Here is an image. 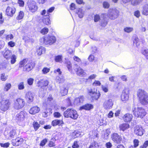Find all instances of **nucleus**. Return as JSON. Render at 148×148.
<instances>
[{
	"label": "nucleus",
	"instance_id": "obj_49",
	"mask_svg": "<svg viewBox=\"0 0 148 148\" xmlns=\"http://www.w3.org/2000/svg\"><path fill=\"white\" fill-rule=\"evenodd\" d=\"M80 135V132L78 131H75L73 133V136L74 138L79 137Z\"/></svg>",
	"mask_w": 148,
	"mask_h": 148
},
{
	"label": "nucleus",
	"instance_id": "obj_51",
	"mask_svg": "<svg viewBox=\"0 0 148 148\" xmlns=\"http://www.w3.org/2000/svg\"><path fill=\"white\" fill-rule=\"evenodd\" d=\"M8 75H6L5 73H2L1 75V79L2 81H5L8 78Z\"/></svg>",
	"mask_w": 148,
	"mask_h": 148
},
{
	"label": "nucleus",
	"instance_id": "obj_48",
	"mask_svg": "<svg viewBox=\"0 0 148 148\" xmlns=\"http://www.w3.org/2000/svg\"><path fill=\"white\" fill-rule=\"evenodd\" d=\"M133 30V28L132 27H126L124 29V31L127 33H130L132 32Z\"/></svg>",
	"mask_w": 148,
	"mask_h": 148
},
{
	"label": "nucleus",
	"instance_id": "obj_9",
	"mask_svg": "<svg viewBox=\"0 0 148 148\" xmlns=\"http://www.w3.org/2000/svg\"><path fill=\"white\" fill-rule=\"evenodd\" d=\"M113 105V101L112 99H110L105 100L103 104V108L106 110L111 109Z\"/></svg>",
	"mask_w": 148,
	"mask_h": 148
},
{
	"label": "nucleus",
	"instance_id": "obj_36",
	"mask_svg": "<svg viewBox=\"0 0 148 148\" xmlns=\"http://www.w3.org/2000/svg\"><path fill=\"white\" fill-rule=\"evenodd\" d=\"M28 61L27 59H25L20 61L19 63V67H22Z\"/></svg>",
	"mask_w": 148,
	"mask_h": 148
},
{
	"label": "nucleus",
	"instance_id": "obj_45",
	"mask_svg": "<svg viewBox=\"0 0 148 148\" xmlns=\"http://www.w3.org/2000/svg\"><path fill=\"white\" fill-rule=\"evenodd\" d=\"M24 14L22 11H20L18 15L16 17V19L18 20H20L22 19L24 16Z\"/></svg>",
	"mask_w": 148,
	"mask_h": 148
},
{
	"label": "nucleus",
	"instance_id": "obj_18",
	"mask_svg": "<svg viewBox=\"0 0 148 148\" xmlns=\"http://www.w3.org/2000/svg\"><path fill=\"white\" fill-rule=\"evenodd\" d=\"M84 100V97L83 96H80L75 99L74 103L75 104L79 105L82 103Z\"/></svg>",
	"mask_w": 148,
	"mask_h": 148
},
{
	"label": "nucleus",
	"instance_id": "obj_64",
	"mask_svg": "<svg viewBox=\"0 0 148 148\" xmlns=\"http://www.w3.org/2000/svg\"><path fill=\"white\" fill-rule=\"evenodd\" d=\"M148 146V141H145L143 146L140 147L141 148H146Z\"/></svg>",
	"mask_w": 148,
	"mask_h": 148
},
{
	"label": "nucleus",
	"instance_id": "obj_2",
	"mask_svg": "<svg viewBox=\"0 0 148 148\" xmlns=\"http://www.w3.org/2000/svg\"><path fill=\"white\" fill-rule=\"evenodd\" d=\"M11 104L9 100L1 97L0 100V109L2 111H5L9 108Z\"/></svg>",
	"mask_w": 148,
	"mask_h": 148
},
{
	"label": "nucleus",
	"instance_id": "obj_38",
	"mask_svg": "<svg viewBox=\"0 0 148 148\" xmlns=\"http://www.w3.org/2000/svg\"><path fill=\"white\" fill-rule=\"evenodd\" d=\"M60 92L62 96H64L68 93V90L66 88L64 87L61 88Z\"/></svg>",
	"mask_w": 148,
	"mask_h": 148
},
{
	"label": "nucleus",
	"instance_id": "obj_1",
	"mask_svg": "<svg viewBox=\"0 0 148 148\" xmlns=\"http://www.w3.org/2000/svg\"><path fill=\"white\" fill-rule=\"evenodd\" d=\"M137 95L141 104L145 105L148 103V94L145 90H138L137 92Z\"/></svg>",
	"mask_w": 148,
	"mask_h": 148
},
{
	"label": "nucleus",
	"instance_id": "obj_37",
	"mask_svg": "<svg viewBox=\"0 0 148 148\" xmlns=\"http://www.w3.org/2000/svg\"><path fill=\"white\" fill-rule=\"evenodd\" d=\"M143 0H132L131 4L134 6L136 5L140 4Z\"/></svg>",
	"mask_w": 148,
	"mask_h": 148
},
{
	"label": "nucleus",
	"instance_id": "obj_21",
	"mask_svg": "<svg viewBox=\"0 0 148 148\" xmlns=\"http://www.w3.org/2000/svg\"><path fill=\"white\" fill-rule=\"evenodd\" d=\"M40 110V108L36 106L32 107L29 110V112L30 114H34L38 113Z\"/></svg>",
	"mask_w": 148,
	"mask_h": 148
},
{
	"label": "nucleus",
	"instance_id": "obj_43",
	"mask_svg": "<svg viewBox=\"0 0 148 148\" xmlns=\"http://www.w3.org/2000/svg\"><path fill=\"white\" fill-rule=\"evenodd\" d=\"M55 60L56 62H62V56L58 55L55 57Z\"/></svg>",
	"mask_w": 148,
	"mask_h": 148
},
{
	"label": "nucleus",
	"instance_id": "obj_56",
	"mask_svg": "<svg viewBox=\"0 0 148 148\" xmlns=\"http://www.w3.org/2000/svg\"><path fill=\"white\" fill-rule=\"evenodd\" d=\"M34 79L32 78H29L27 79V82L29 85H32L33 83Z\"/></svg>",
	"mask_w": 148,
	"mask_h": 148
},
{
	"label": "nucleus",
	"instance_id": "obj_19",
	"mask_svg": "<svg viewBox=\"0 0 148 148\" xmlns=\"http://www.w3.org/2000/svg\"><path fill=\"white\" fill-rule=\"evenodd\" d=\"M133 118V116L131 114L127 113L125 114L123 117L124 121L128 122L131 121Z\"/></svg>",
	"mask_w": 148,
	"mask_h": 148
},
{
	"label": "nucleus",
	"instance_id": "obj_54",
	"mask_svg": "<svg viewBox=\"0 0 148 148\" xmlns=\"http://www.w3.org/2000/svg\"><path fill=\"white\" fill-rule=\"evenodd\" d=\"M56 81L57 82L60 83L63 82L64 79L63 78H60L59 76H57L56 78Z\"/></svg>",
	"mask_w": 148,
	"mask_h": 148
},
{
	"label": "nucleus",
	"instance_id": "obj_13",
	"mask_svg": "<svg viewBox=\"0 0 148 148\" xmlns=\"http://www.w3.org/2000/svg\"><path fill=\"white\" fill-rule=\"evenodd\" d=\"M111 138L113 141L116 143H120L122 140L121 136L116 133H114L112 135Z\"/></svg>",
	"mask_w": 148,
	"mask_h": 148
},
{
	"label": "nucleus",
	"instance_id": "obj_60",
	"mask_svg": "<svg viewBox=\"0 0 148 148\" xmlns=\"http://www.w3.org/2000/svg\"><path fill=\"white\" fill-rule=\"evenodd\" d=\"M14 38V36L13 35L11 34H10L9 35H7L6 37V38L7 40H9V39L12 40Z\"/></svg>",
	"mask_w": 148,
	"mask_h": 148
},
{
	"label": "nucleus",
	"instance_id": "obj_11",
	"mask_svg": "<svg viewBox=\"0 0 148 148\" xmlns=\"http://www.w3.org/2000/svg\"><path fill=\"white\" fill-rule=\"evenodd\" d=\"M129 92L128 89H124L121 95V99L122 101L125 102L127 101L129 97Z\"/></svg>",
	"mask_w": 148,
	"mask_h": 148
},
{
	"label": "nucleus",
	"instance_id": "obj_17",
	"mask_svg": "<svg viewBox=\"0 0 148 148\" xmlns=\"http://www.w3.org/2000/svg\"><path fill=\"white\" fill-rule=\"evenodd\" d=\"M15 8L14 7H10L8 6L6 9V12L8 16H12L15 13Z\"/></svg>",
	"mask_w": 148,
	"mask_h": 148
},
{
	"label": "nucleus",
	"instance_id": "obj_14",
	"mask_svg": "<svg viewBox=\"0 0 148 148\" xmlns=\"http://www.w3.org/2000/svg\"><path fill=\"white\" fill-rule=\"evenodd\" d=\"M144 130L141 126L137 125L134 128V132L138 136H142L143 134Z\"/></svg>",
	"mask_w": 148,
	"mask_h": 148
},
{
	"label": "nucleus",
	"instance_id": "obj_22",
	"mask_svg": "<svg viewBox=\"0 0 148 148\" xmlns=\"http://www.w3.org/2000/svg\"><path fill=\"white\" fill-rule=\"evenodd\" d=\"M11 51L8 49L5 50L3 54L4 57L7 60L10 59V57L12 55Z\"/></svg>",
	"mask_w": 148,
	"mask_h": 148
},
{
	"label": "nucleus",
	"instance_id": "obj_26",
	"mask_svg": "<svg viewBox=\"0 0 148 148\" xmlns=\"http://www.w3.org/2000/svg\"><path fill=\"white\" fill-rule=\"evenodd\" d=\"M129 127L130 126L129 124L124 123L120 124L119 128L120 130L124 131L128 129Z\"/></svg>",
	"mask_w": 148,
	"mask_h": 148
},
{
	"label": "nucleus",
	"instance_id": "obj_46",
	"mask_svg": "<svg viewBox=\"0 0 148 148\" xmlns=\"http://www.w3.org/2000/svg\"><path fill=\"white\" fill-rule=\"evenodd\" d=\"M33 124L35 130H36L40 126V125L37 122H34Z\"/></svg>",
	"mask_w": 148,
	"mask_h": 148
},
{
	"label": "nucleus",
	"instance_id": "obj_29",
	"mask_svg": "<svg viewBox=\"0 0 148 148\" xmlns=\"http://www.w3.org/2000/svg\"><path fill=\"white\" fill-rule=\"evenodd\" d=\"M77 12L76 13L78 14V16L80 18H82L83 17L84 14V11L81 8H78L77 9Z\"/></svg>",
	"mask_w": 148,
	"mask_h": 148
},
{
	"label": "nucleus",
	"instance_id": "obj_34",
	"mask_svg": "<svg viewBox=\"0 0 148 148\" xmlns=\"http://www.w3.org/2000/svg\"><path fill=\"white\" fill-rule=\"evenodd\" d=\"M99 146L98 143L96 141H93L91 143L88 148H97Z\"/></svg>",
	"mask_w": 148,
	"mask_h": 148
},
{
	"label": "nucleus",
	"instance_id": "obj_20",
	"mask_svg": "<svg viewBox=\"0 0 148 148\" xmlns=\"http://www.w3.org/2000/svg\"><path fill=\"white\" fill-rule=\"evenodd\" d=\"M106 16V13H103L101 14V18H102L100 21V25L103 27H105L107 24V22L105 20Z\"/></svg>",
	"mask_w": 148,
	"mask_h": 148
},
{
	"label": "nucleus",
	"instance_id": "obj_10",
	"mask_svg": "<svg viewBox=\"0 0 148 148\" xmlns=\"http://www.w3.org/2000/svg\"><path fill=\"white\" fill-rule=\"evenodd\" d=\"M27 113L25 111H21L16 115V119L18 121L22 122L27 118Z\"/></svg>",
	"mask_w": 148,
	"mask_h": 148
},
{
	"label": "nucleus",
	"instance_id": "obj_35",
	"mask_svg": "<svg viewBox=\"0 0 148 148\" xmlns=\"http://www.w3.org/2000/svg\"><path fill=\"white\" fill-rule=\"evenodd\" d=\"M77 73L78 75L81 77L84 76L86 75V73L84 72L82 68H80L79 70L77 71Z\"/></svg>",
	"mask_w": 148,
	"mask_h": 148
},
{
	"label": "nucleus",
	"instance_id": "obj_31",
	"mask_svg": "<svg viewBox=\"0 0 148 148\" xmlns=\"http://www.w3.org/2000/svg\"><path fill=\"white\" fill-rule=\"evenodd\" d=\"M45 48L43 47H40L37 50V54L38 55H41L45 52Z\"/></svg>",
	"mask_w": 148,
	"mask_h": 148
},
{
	"label": "nucleus",
	"instance_id": "obj_63",
	"mask_svg": "<svg viewBox=\"0 0 148 148\" xmlns=\"http://www.w3.org/2000/svg\"><path fill=\"white\" fill-rule=\"evenodd\" d=\"M15 43L14 42L10 41L8 43V45L10 47H13L15 45Z\"/></svg>",
	"mask_w": 148,
	"mask_h": 148
},
{
	"label": "nucleus",
	"instance_id": "obj_23",
	"mask_svg": "<svg viewBox=\"0 0 148 148\" xmlns=\"http://www.w3.org/2000/svg\"><path fill=\"white\" fill-rule=\"evenodd\" d=\"M34 66V64L33 63H28L25 66V70L29 71L33 68Z\"/></svg>",
	"mask_w": 148,
	"mask_h": 148
},
{
	"label": "nucleus",
	"instance_id": "obj_55",
	"mask_svg": "<svg viewBox=\"0 0 148 148\" xmlns=\"http://www.w3.org/2000/svg\"><path fill=\"white\" fill-rule=\"evenodd\" d=\"M50 69L47 67L44 68L42 70V72L43 73L46 74L49 71Z\"/></svg>",
	"mask_w": 148,
	"mask_h": 148
},
{
	"label": "nucleus",
	"instance_id": "obj_16",
	"mask_svg": "<svg viewBox=\"0 0 148 148\" xmlns=\"http://www.w3.org/2000/svg\"><path fill=\"white\" fill-rule=\"evenodd\" d=\"M89 95L91 97L93 100H97L100 97V93L93 92L92 90L89 91Z\"/></svg>",
	"mask_w": 148,
	"mask_h": 148
},
{
	"label": "nucleus",
	"instance_id": "obj_39",
	"mask_svg": "<svg viewBox=\"0 0 148 148\" xmlns=\"http://www.w3.org/2000/svg\"><path fill=\"white\" fill-rule=\"evenodd\" d=\"M140 43V42L138 38H136L133 41L134 45L137 47L139 46Z\"/></svg>",
	"mask_w": 148,
	"mask_h": 148
},
{
	"label": "nucleus",
	"instance_id": "obj_28",
	"mask_svg": "<svg viewBox=\"0 0 148 148\" xmlns=\"http://www.w3.org/2000/svg\"><path fill=\"white\" fill-rule=\"evenodd\" d=\"M63 123V121L62 120H55L53 121L52 122V125L53 126L62 125Z\"/></svg>",
	"mask_w": 148,
	"mask_h": 148
},
{
	"label": "nucleus",
	"instance_id": "obj_7",
	"mask_svg": "<svg viewBox=\"0 0 148 148\" xmlns=\"http://www.w3.org/2000/svg\"><path fill=\"white\" fill-rule=\"evenodd\" d=\"M27 5L29 10L31 12H35L38 9V6L36 3L33 0H28L27 2Z\"/></svg>",
	"mask_w": 148,
	"mask_h": 148
},
{
	"label": "nucleus",
	"instance_id": "obj_24",
	"mask_svg": "<svg viewBox=\"0 0 148 148\" xmlns=\"http://www.w3.org/2000/svg\"><path fill=\"white\" fill-rule=\"evenodd\" d=\"M16 134V130H12L5 135L6 138L7 139H9L10 138H13Z\"/></svg>",
	"mask_w": 148,
	"mask_h": 148
},
{
	"label": "nucleus",
	"instance_id": "obj_57",
	"mask_svg": "<svg viewBox=\"0 0 148 148\" xmlns=\"http://www.w3.org/2000/svg\"><path fill=\"white\" fill-rule=\"evenodd\" d=\"M93 86H100L101 83L100 81L98 80H95L92 84Z\"/></svg>",
	"mask_w": 148,
	"mask_h": 148
},
{
	"label": "nucleus",
	"instance_id": "obj_8",
	"mask_svg": "<svg viewBox=\"0 0 148 148\" xmlns=\"http://www.w3.org/2000/svg\"><path fill=\"white\" fill-rule=\"evenodd\" d=\"M133 112L134 115L137 117L143 118L145 115V110L142 108H138L136 110L134 108Z\"/></svg>",
	"mask_w": 148,
	"mask_h": 148
},
{
	"label": "nucleus",
	"instance_id": "obj_15",
	"mask_svg": "<svg viewBox=\"0 0 148 148\" xmlns=\"http://www.w3.org/2000/svg\"><path fill=\"white\" fill-rule=\"evenodd\" d=\"M49 83L48 81L46 79H41L38 82L37 86L38 87L42 88L43 87L47 86Z\"/></svg>",
	"mask_w": 148,
	"mask_h": 148
},
{
	"label": "nucleus",
	"instance_id": "obj_47",
	"mask_svg": "<svg viewBox=\"0 0 148 148\" xmlns=\"http://www.w3.org/2000/svg\"><path fill=\"white\" fill-rule=\"evenodd\" d=\"M47 138H45L42 140L40 142V145L42 147L44 146L47 142Z\"/></svg>",
	"mask_w": 148,
	"mask_h": 148
},
{
	"label": "nucleus",
	"instance_id": "obj_32",
	"mask_svg": "<svg viewBox=\"0 0 148 148\" xmlns=\"http://www.w3.org/2000/svg\"><path fill=\"white\" fill-rule=\"evenodd\" d=\"M56 140L55 138H52L49 141L48 144V146L50 147H54L55 146V142Z\"/></svg>",
	"mask_w": 148,
	"mask_h": 148
},
{
	"label": "nucleus",
	"instance_id": "obj_58",
	"mask_svg": "<svg viewBox=\"0 0 148 148\" xmlns=\"http://www.w3.org/2000/svg\"><path fill=\"white\" fill-rule=\"evenodd\" d=\"M10 143H7L4 144L0 143V145L1 147L7 148L9 147Z\"/></svg>",
	"mask_w": 148,
	"mask_h": 148
},
{
	"label": "nucleus",
	"instance_id": "obj_25",
	"mask_svg": "<svg viewBox=\"0 0 148 148\" xmlns=\"http://www.w3.org/2000/svg\"><path fill=\"white\" fill-rule=\"evenodd\" d=\"M26 98L28 102H31L33 101V95L32 93L30 92H28L26 93Z\"/></svg>",
	"mask_w": 148,
	"mask_h": 148
},
{
	"label": "nucleus",
	"instance_id": "obj_42",
	"mask_svg": "<svg viewBox=\"0 0 148 148\" xmlns=\"http://www.w3.org/2000/svg\"><path fill=\"white\" fill-rule=\"evenodd\" d=\"M16 56L14 54H13L10 57V59L11 60L10 61L11 63L12 64H14L16 61Z\"/></svg>",
	"mask_w": 148,
	"mask_h": 148
},
{
	"label": "nucleus",
	"instance_id": "obj_30",
	"mask_svg": "<svg viewBox=\"0 0 148 148\" xmlns=\"http://www.w3.org/2000/svg\"><path fill=\"white\" fill-rule=\"evenodd\" d=\"M49 15L46 16L45 15L44 17H43L42 19V21L43 23L47 25H48L50 23V21L49 18Z\"/></svg>",
	"mask_w": 148,
	"mask_h": 148
},
{
	"label": "nucleus",
	"instance_id": "obj_4",
	"mask_svg": "<svg viewBox=\"0 0 148 148\" xmlns=\"http://www.w3.org/2000/svg\"><path fill=\"white\" fill-rule=\"evenodd\" d=\"M119 15V11L115 8L110 9L107 14L106 13V16H107L110 19L113 20L117 18Z\"/></svg>",
	"mask_w": 148,
	"mask_h": 148
},
{
	"label": "nucleus",
	"instance_id": "obj_40",
	"mask_svg": "<svg viewBox=\"0 0 148 148\" xmlns=\"http://www.w3.org/2000/svg\"><path fill=\"white\" fill-rule=\"evenodd\" d=\"M99 14H96L95 15L94 17V21L95 22H97L98 21L100 22V21L101 20V18Z\"/></svg>",
	"mask_w": 148,
	"mask_h": 148
},
{
	"label": "nucleus",
	"instance_id": "obj_59",
	"mask_svg": "<svg viewBox=\"0 0 148 148\" xmlns=\"http://www.w3.org/2000/svg\"><path fill=\"white\" fill-rule=\"evenodd\" d=\"M103 5L104 8H108L109 7V4L107 2L105 1L103 3Z\"/></svg>",
	"mask_w": 148,
	"mask_h": 148
},
{
	"label": "nucleus",
	"instance_id": "obj_3",
	"mask_svg": "<svg viewBox=\"0 0 148 148\" xmlns=\"http://www.w3.org/2000/svg\"><path fill=\"white\" fill-rule=\"evenodd\" d=\"M65 117H70L73 119H76L78 117L77 111L73 109H68L64 114Z\"/></svg>",
	"mask_w": 148,
	"mask_h": 148
},
{
	"label": "nucleus",
	"instance_id": "obj_27",
	"mask_svg": "<svg viewBox=\"0 0 148 148\" xmlns=\"http://www.w3.org/2000/svg\"><path fill=\"white\" fill-rule=\"evenodd\" d=\"M93 108V106L91 104H88L80 107V109H85L86 110H89Z\"/></svg>",
	"mask_w": 148,
	"mask_h": 148
},
{
	"label": "nucleus",
	"instance_id": "obj_52",
	"mask_svg": "<svg viewBox=\"0 0 148 148\" xmlns=\"http://www.w3.org/2000/svg\"><path fill=\"white\" fill-rule=\"evenodd\" d=\"M25 87L23 82L20 83L18 85V88L19 90H23L24 88Z\"/></svg>",
	"mask_w": 148,
	"mask_h": 148
},
{
	"label": "nucleus",
	"instance_id": "obj_41",
	"mask_svg": "<svg viewBox=\"0 0 148 148\" xmlns=\"http://www.w3.org/2000/svg\"><path fill=\"white\" fill-rule=\"evenodd\" d=\"M11 87V85L9 83H6L3 88V90L5 91H7L9 90Z\"/></svg>",
	"mask_w": 148,
	"mask_h": 148
},
{
	"label": "nucleus",
	"instance_id": "obj_62",
	"mask_svg": "<svg viewBox=\"0 0 148 148\" xmlns=\"http://www.w3.org/2000/svg\"><path fill=\"white\" fill-rule=\"evenodd\" d=\"M81 68L78 65L75 64L73 66V69L76 72Z\"/></svg>",
	"mask_w": 148,
	"mask_h": 148
},
{
	"label": "nucleus",
	"instance_id": "obj_6",
	"mask_svg": "<svg viewBox=\"0 0 148 148\" xmlns=\"http://www.w3.org/2000/svg\"><path fill=\"white\" fill-rule=\"evenodd\" d=\"M41 41H42L43 42V43L45 45H51L55 42L56 38L53 36H47L41 38Z\"/></svg>",
	"mask_w": 148,
	"mask_h": 148
},
{
	"label": "nucleus",
	"instance_id": "obj_33",
	"mask_svg": "<svg viewBox=\"0 0 148 148\" xmlns=\"http://www.w3.org/2000/svg\"><path fill=\"white\" fill-rule=\"evenodd\" d=\"M143 14L144 15H148V4H146L143 6Z\"/></svg>",
	"mask_w": 148,
	"mask_h": 148
},
{
	"label": "nucleus",
	"instance_id": "obj_44",
	"mask_svg": "<svg viewBox=\"0 0 148 148\" xmlns=\"http://www.w3.org/2000/svg\"><path fill=\"white\" fill-rule=\"evenodd\" d=\"M142 53L145 56L147 59H148V49H145L142 50Z\"/></svg>",
	"mask_w": 148,
	"mask_h": 148
},
{
	"label": "nucleus",
	"instance_id": "obj_12",
	"mask_svg": "<svg viewBox=\"0 0 148 148\" xmlns=\"http://www.w3.org/2000/svg\"><path fill=\"white\" fill-rule=\"evenodd\" d=\"M11 141L13 146H17L23 143L24 141V139L22 138L18 137L15 139H12Z\"/></svg>",
	"mask_w": 148,
	"mask_h": 148
},
{
	"label": "nucleus",
	"instance_id": "obj_50",
	"mask_svg": "<svg viewBox=\"0 0 148 148\" xmlns=\"http://www.w3.org/2000/svg\"><path fill=\"white\" fill-rule=\"evenodd\" d=\"M49 30L48 28L46 27H45L42 29L40 31L41 33L43 34H47Z\"/></svg>",
	"mask_w": 148,
	"mask_h": 148
},
{
	"label": "nucleus",
	"instance_id": "obj_5",
	"mask_svg": "<svg viewBox=\"0 0 148 148\" xmlns=\"http://www.w3.org/2000/svg\"><path fill=\"white\" fill-rule=\"evenodd\" d=\"M25 102L23 99L19 98L14 101L13 104L14 108L16 110H19L25 106Z\"/></svg>",
	"mask_w": 148,
	"mask_h": 148
},
{
	"label": "nucleus",
	"instance_id": "obj_53",
	"mask_svg": "<svg viewBox=\"0 0 148 148\" xmlns=\"http://www.w3.org/2000/svg\"><path fill=\"white\" fill-rule=\"evenodd\" d=\"M110 133V132L108 130H107L104 132V138L105 139H107L109 134Z\"/></svg>",
	"mask_w": 148,
	"mask_h": 148
},
{
	"label": "nucleus",
	"instance_id": "obj_61",
	"mask_svg": "<svg viewBox=\"0 0 148 148\" xmlns=\"http://www.w3.org/2000/svg\"><path fill=\"white\" fill-rule=\"evenodd\" d=\"M139 141L137 139H135L133 141L134 144V146L135 147H136L138 145Z\"/></svg>",
	"mask_w": 148,
	"mask_h": 148
}]
</instances>
